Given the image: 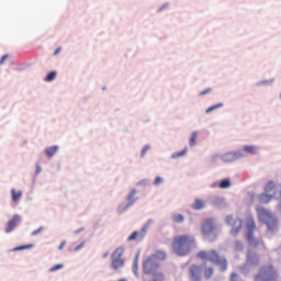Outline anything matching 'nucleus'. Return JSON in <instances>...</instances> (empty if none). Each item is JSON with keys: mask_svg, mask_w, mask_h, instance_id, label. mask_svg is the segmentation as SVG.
I'll return each mask as SVG.
<instances>
[{"mask_svg": "<svg viewBox=\"0 0 281 281\" xmlns=\"http://www.w3.org/2000/svg\"><path fill=\"white\" fill-rule=\"evenodd\" d=\"M171 245L175 254L188 256L196 247V240L192 235H178L173 238Z\"/></svg>", "mask_w": 281, "mask_h": 281, "instance_id": "obj_1", "label": "nucleus"}, {"mask_svg": "<svg viewBox=\"0 0 281 281\" xmlns=\"http://www.w3.org/2000/svg\"><path fill=\"white\" fill-rule=\"evenodd\" d=\"M143 273L151 276V281H164V273L160 270V265L155 261V257H147L143 262Z\"/></svg>", "mask_w": 281, "mask_h": 281, "instance_id": "obj_2", "label": "nucleus"}, {"mask_svg": "<svg viewBox=\"0 0 281 281\" xmlns=\"http://www.w3.org/2000/svg\"><path fill=\"white\" fill-rule=\"evenodd\" d=\"M196 256L200 258V260L216 265L220 267L221 271H227V259L225 257H221L216 250H201Z\"/></svg>", "mask_w": 281, "mask_h": 281, "instance_id": "obj_3", "label": "nucleus"}, {"mask_svg": "<svg viewBox=\"0 0 281 281\" xmlns=\"http://www.w3.org/2000/svg\"><path fill=\"white\" fill-rule=\"evenodd\" d=\"M257 214L259 221L267 224L269 232H274V229H278V218H276V215H273L271 211L265 207H258Z\"/></svg>", "mask_w": 281, "mask_h": 281, "instance_id": "obj_4", "label": "nucleus"}, {"mask_svg": "<svg viewBox=\"0 0 281 281\" xmlns=\"http://www.w3.org/2000/svg\"><path fill=\"white\" fill-rule=\"evenodd\" d=\"M280 274L271 265L263 266L259 269V272L255 276V281H278Z\"/></svg>", "mask_w": 281, "mask_h": 281, "instance_id": "obj_5", "label": "nucleus"}, {"mask_svg": "<svg viewBox=\"0 0 281 281\" xmlns=\"http://www.w3.org/2000/svg\"><path fill=\"white\" fill-rule=\"evenodd\" d=\"M267 193H262L259 195V201L260 203H269L271 199H273V196L276 199H280L281 198V186H276V183H273V181H269L265 188ZM272 194H269L271 193Z\"/></svg>", "mask_w": 281, "mask_h": 281, "instance_id": "obj_6", "label": "nucleus"}, {"mask_svg": "<svg viewBox=\"0 0 281 281\" xmlns=\"http://www.w3.org/2000/svg\"><path fill=\"white\" fill-rule=\"evenodd\" d=\"M246 236L250 247H258L259 243L256 238H254V232H256V222L251 215L246 217Z\"/></svg>", "mask_w": 281, "mask_h": 281, "instance_id": "obj_7", "label": "nucleus"}, {"mask_svg": "<svg viewBox=\"0 0 281 281\" xmlns=\"http://www.w3.org/2000/svg\"><path fill=\"white\" fill-rule=\"evenodd\" d=\"M124 248L119 247L114 250L112 254V262L111 267L114 269V271H117V269H122L124 267Z\"/></svg>", "mask_w": 281, "mask_h": 281, "instance_id": "obj_8", "label": "nucleus"}, {"mask_svg": "<svg viewBox=\"0 0 281 281\" xmlns=\"http://www.w3.org/2000/svg\"><path fill=\"white\" fill-rule=\"evenodd\" d=\"M214 229H216V227L214 226V221L212 218L205 220V222L202 224V234L203 236H207V239L211 241L216 238V233H214Z\"/></svg>", "mask_w": 281, "mask_h": 281, "instance_id": "obj_9", "label": "nucleus"}, {"mask_svg": "<svg viewBox=\"0 0 281 281\" xmlns=\"http://www.w3.org/2000/svg\"><path fill=\"white\" fill-rule=\"evenodd\" d=\"M226 223L232 225L233 228L231 234H233V236H236V234H238V232H240L243 228V220H234L232 215L226 216Z\"/></svg>", "mask_w": 281, "mask_h": 281, "instance_id": "obj_10", "label": "nucleus"}, {"mask_svg": "<svg viewBox=\"0 0 281 281\" xmlns=\"http://www.w3.org/2000/svg\"><path fill=\"white\" fill-rule=\"evenodd\" d=\"M146 237V227H143L140 232H133L131 236L127 237V241L131 243L133 240H136V243H142L144 238Z\"/></svg>", "mask_w": 281, "mask_h": 281, "instance_id": "obj_11", "label": "nucleus"}, {"mask_svg": "<svg viewBox=\"0 0 281 281\" xmlns=\"http://www.w3.org/2000/svg\"><path fill=\"white\" fill-rule=\"evenodd\" d=\"M189 278L191 281H201V267L192 265L189 269Z\"/></svg>", "mask_w": 281, "mask_h": 281, "instance_id": "obj_12", "label": "nucleus"}, {"mask_svg": "<svg viewBox=\"0 0 281 281\" xmlns=\"http://www.w3.org/2000/svg\"><path fill=\"white\" fill-rule=\"evenodd\" d=\"M21 223V216L14 215L7 224L5 233L10 234L11 232H14V228L16 225Z\"/></svg>", "mask_w": 281, "mask_h": 281, "instance_id": "obj_13", "label": "nucleus"}, {"mask_svg": "<svg viewBox=\"0 0 281 281\" xmlns=\"http://www.w3.org/2000/svg\"><path fill=\"white\" fill-rule=\"evenodd\" d=\"M238 157H240V153H236V151H231V153H226L222 156V160L229 162V161H236V159H238Z\"/></svg>", "mask_w": 281, "mask_h": 281, "instance_id": "obj_14", "label": "nucleus"}, {"mask_svg": "<svg viewBox=\"0 0 281 281\" xmlns=\"http://www.w3.org/2000/svg\"><path fill=\"white\" fill-rule=\"evenodd\" d=\"M247 262L248 265H260V258H258V255L250 251L248 252Z\"/></svg>", "mask_w": 281, "mask_h": 281, "instance_id": "obj_15", "label": "nucleus"}, {"mask_svg": "<svg viewBox=\"0 0 281 281\" xmlns=\"http://www.w3.org/2000/svg\"><path fill=\"white\" fill-rule=\"evenodd\" d=\"M11 196H12L13 203H19V201H21V196H23V192L12 189Z\"/></svg>", "mask_w": 281, "mask_h": 281, "instance_id": "obj_16", "label": "nucleus"}, {"mask_svg": "<svg viewBox=\"0 0 281 281\" xmlns=\"http://www.w3.org/2000/svg\"><path fill=\"white\" fill-rule=\"evenodd\" d=\"M150 258H155L156 262H159L161 260H166V252L158 250L154 255L149 256Z\"/></svg>", "mask_w": 281, "mask_h": 281, "instance_id": "obj_17", "label": "nucleus"}, {"mask_svg": "<svg viewBox=\"0 0 281 281\" xmlns=\"http://www.w3.org/2000/svg\"><path fill=\"white\" fill-rule=\"evenodd\" d=\"M244 151L248 153L249 155H256L258 153V147L254 145H246L244 146Z\"/></svg>", "mask_w": 281, "mask_h": 281, "instance_id": "obj_18", "label": "nucleus"}, {"mask_svg": "<svg viewBox=\"0 0 281 281\" xmlns=\"http://www.w3.org/2000/svg\"><path fill=\"white\" fill-rule=\"evenodd\" d=\"M55 153H58V146H52L47 147L45 149V155L48 156L49 158L54 157Z\"/></svg>", "mask_w": 281, "mask_h": 281, "instance_id": "obj_19", "label": "nucleus"}, {"mask_svg": "<svg viewBox=\"0 0 281 281\" xmlns=\"http://www.w3.org/2000/svg\"><path fill=\"white\" fill-rule=\"evenodd\" d=\"M137 194V190L133 189L128 196H127V201L130 203V205H133V203H135V195Z\"/></svg>", "mask_w": 281, "mask_h": 281, "instance_id": "obj_20", "label": "nucleus"}, {"mask_svg": "<svg viewBox=\"0 0 281 281\" xmlns=\"http://www.w3.org/2000/svg\"><path fill=\"white\" fill-rule=\"evenodd\" d=\"M173 223H183L186 221V217L179 213H176L172 215Z\"/></svg>", "mask_w": 281, "mask_h": 281, "instance_id": "obj_21", "label": "nucleus"}, {"mask_svg": "<svg viewBox=\"0 0 281 281\" xmlns=\"http://www.w3.org/2000/svg\"><path fill=\"white\" fill-rule=\"evenodd\" d=\"M212 276H214V269L212 267L206 268L204 270V278H205V280H210V278H212Z\"/></svg>", "mask_w": 281, "mask_h": 281, "instance_id": "obj_22", "label": "nucleus"}, {"mask_svg": "<svg viewBox=\"0 0 281 281\" xmlns=\"http://www.w3.org/2000/svg\"><path fill=\"white\" fill-rule=\"evenodd\" d=\"M231 186H232V182L229 181V179L222 180L221 183H220V188L222 190L231 188Z\"/></svg>", "mask_w": 281, "mask_h": 281, "instance_id": "obj_23", "label": "nucleus"}, {"mask_svg": "<svg viewBox=\"0 0 281 281\" xmlns=\"http://www.w3.org/2000/svg\"><path fill=\"white\" fill-rule=\"evenodd\" d=\"M196 137H199V133L193 132L191 134V137H190V140H189L190 146H195L196 145Z\"/></svg>", "mask_w": 281, "mask_h": 281, "instance_id": "obj_24", "label": "nucleus"}, {"mask_svg": "<svg viewBox=\"0 0 281 281\" xmlns=\"http://www.w3.org/2000/svg\"><path fill=\"white\" fill-rule=\"evenodd\" d=\"M203 201L202 200H195V202L192 205L193 210H203Z\"/></svg>", "mask_w": 281, "mask_h": 281, "instance_id": "obj_25", "label": "nucleus"}, {"mask_svg": "<svg viewBox=\"0 0 281 281\" xmlns=\"http://www.w3.org/2000/svg\"><path fill=\"white\" fill-rule=\"evenodd\" d=\"M188 153V148H184L181 151H177L172 154V159H179V157H183Z\"/></svg>", "mask_w": 281, "mask_h": 281, "instance_id": "obj_26", "label": "nucleus"}, {"mask_svg": "<svg viewBox=\"0 0 281 281\" xmlns=\"http://www.w3.org/2000/svg\"><path fill=\"white\" fill-rule=\"evenodd\" d=\"M138 265H139V252H137L135 258H134V263H133V271H134V273H137Z\"/></svg>", "mask_w": 281, "mask_h": 281, "instance_id": "obj_27", "label": "nucleus"}, {"mask_svg": "<svg viewBox=\"0 0 281 281\" xmlns=\"http://www.w3.org/2000/svg\"><path fill=\"white\" fill-rule=\"evenodd\" d=\"M32 247H34V245H32V244L18 246L13 249V251H23V249H32Z\"/></svg>", "mask_w": 281, "mask_h": 281, "instance_id": "obj_28", "label": "nucleus"}, {"mask_svg": "<svg viewBox=\"0 0 281 281\" xmlns=\"http://www.w3.org/2000/svg\"><path fill=\"white\" fill-rule=\"evenodd\" d=\"M46 82H52L53 80H56V71H50L46 78H45Z\"/></svg>", "mask_w": 281, "mask_h": 281, "instance_id": "obj_29", "label": "nucleus"}, {"mask_svg": "<svg viewBox=\"0 0 281 281\" xmlns=\"http://www.w3.org/2000/svg\"><path fill=\"white\" fill-rule=\"evenodd\" d=\"M223 106V103H217L215 105H212L205 110V113H212V111H216V109H221Z\"/></svg>", "mask_w": 281, "mask_h": 281, "instance_id": "obj_30", "label": "nucleus"}, {"mask_svg": "<svg viewBox=\"0 0 281 281\" xmlns=\"http://www.w3.org/2000/svg\"><path fill=\"white\" fill-rule=\"evenodd\" d=\"M63 267H65V266L61 265V263H57V265L53 266V267L49 269V271H50V273H54V271H60V269H63Z\"/></svg>", "mask_w": 281, "mask_h": 281, "instance_id": "obj_31", "label": "nucleus"}, {"mask_svg": "<svg viewBox=\"0 0 281 281\" xmlns=\"http://www.w3.org/2000/svg\"><path fill=\"white\" fill-rule=\"evenodd\" d=\"M161 183H164V178L161 177H156L155 181H154V186H161Z\"/></svg>", "mask_w": 281, "mask_h": 281, "instance_id": "obj_32", "label": "nucleus"}, {"mask_svg": "<svg viewBox=\"0 0 281 281\" xmlns=\"http://www.w3.org/2000/svg\"><path fill=\"white\" fill-rule=\"evenodd\" d=\"M43 226H41L40 228L35 229L33 233H32V236H38V234H41V232H43Z\"/></svg>", "mask_w": 281, "mask_h": 281, "instance_id": "obj_33", "label": "nucleus"}, {"mask_svg": "<svg viewBox=\"0 0 281 281\" xmlns=\"http://www.w3.org/2000/svg\"><path fill=\"white\" fill-rule=\"evenodd\" d=\"M207 93H212V88H207L204 91H201L200 95H207Z\"/></svg>", "mask_w": 281, "mask_h": 281, "instance_id": "obj_34", "label": "nucleus"}, {"mask_svg": "<svg viewBox=\"0 0 281 281\" xmlns=\"http://www.w3.org/2000/svg\"><path fill=\"white\" fill-rule=\"evenodd\" d=\"M231 281H240V280H238V274L236 272H233L231 274Z\"/></svg>", "mask_w": 281, "mask_h": 281, "instance_id": "obj_35", "label": "nucleus"}, {"mask_svg": "<svg viewBox=\"0 0 281 281\" xmlns=\"http://www.w3.org/2000/svg\"><path fill=\"white\" fill-rule=\"evenodd\" d=\"M235 249H237V250L243 249V243L236 241V243H235Z\"/></svg>", "mask_w": 281, "mask_h": 281, "instance_id": "obj_36", "label": "nucleus"}, {"mask_svg": "<svg viewBox=\"0 0 281 281\" xmlns=\"http://www.w3.org/2000/svg\"><path fill=\"white\" fill-rule=\"evenodd\" d=\"M149 146H145L144 148H143V150H142V157H144L145 155H146V153H148V150H149Z\"/></svg>", "mask_w": 281, "mask_h": 281, "instance_id": "obj_37", "label": "nucleus"}, {"mask_svg": "<svg viewBox=\"0 0 281 281\" xmlns=\"http://www.w3.org/2000/svg\"><path fill=\"white\" fill-rule=\"evenodd\" d=\"M8 60V55H3L2 58L0 59V65H3Z\"/></svg>", "mask_w": 281, "mask_h": 281, "instance_id": "obj_38", "label": "nucleus"}, {"mask_svg": "<svg viewBox=\"0 0 281 281\" xmlns=\"http://www.w3.org/2000/svg\"><path fill=\"white\" fill-rule=\"evenodd\" d=\"M61 49H63L61 47H57L54 52V56H58V54H60Z\"/></svg>", "mask_w": 281, "mask_h": 281, "instance_id": "obj_39", "label": "nucleus"}, {"mask_svg": "<svg viewBox=\"0 0 281 281\" xmlns=\"http://www.w3.org/2000/svg\"><path fill=\"white\" fill-rule=\"evenodd\" d=\"M83 246H85V243H81L80 245L75 247V251H78V250L82 249Z\"/></svg>", "mask_w": 281, "mask_h": 281, "instance_id": "obj_40", "label": "nucleus"}, {"mask_svg": "<svg viewBox=\"0 0 281 281\" xmlns=\"http://www.w3.org/2000/svg\"><path fill=\"white\" fill-rule=\"evenodd\" d=\"M65 245H66V243L63 241V243L59 245L58 249H63V247H65Z\"/></svg>", "mask_w": 281, "mask_h": 281, "instance_id": "obj_41", "label": "nucleus"}, {"mask_svg": "<svg viewBox=\"0 0 281 281\" xmlns=\"http://www.w3.org/2000/svg\"><path fill=\"white\" fill-rule=\"evenodd\" d=\"M83 231H85V228H80V229L76 231V234H80V232H83Z\"/></svg>", "mask_w": 281, "mask_h": 281, "instance_id": "obj_42", "label": "nucleus"}, {"mask_svg": "<svg viewBox=\"0 0 281 281\" xmlns=\"http://www.w3.org/2000/svg\"><path fill=\"white\" fill-rule=\"evenodd\" d=\"M144 183H146V180L140 181L138 186H144Z\"/></svg>", "mask_w": 281, "mask_h": 281, "instance_id": "obj_43", "label": "nucleus"}, {"mask_svg": "<svg viewBox=\"0 0 281 281\" xmlns=\"http://www.w3.org/2000/svg\"><path fill=\"white\" fill-rule=\"evenodd\" d=\"M103 258H109V252H104Z\"/></svg>", "mask_w": 281, "mask_h": 281, "instance_id": "obj_44", "label": "nucleus"}, {"mask_svg": "<svg viewBox=\"0 0 281 281\" xmlns=\"http://www.w3.org/2000/svg\"><path fill=\"white\" fill-rule=\"evenodd\" d=\"M37 172H41V168L37 167Z\"/></svg>", "mask_w": 281, "mask_h": 281, "instance_id": "obj_45", "label": "nucleus"}, {"mask_svg": "<svg viewBox=\"0 0 281 281\" xmlns=\"http://www.w3.org/2000/svg\"><path fill=\"white\" fill-rule=\"evenodd\" d=\"M119 281H126V279H120Z\"/></svg>", "mask_w": 281, "mask_h": 281, "instance_id": "obj_46", "label": "nucleus"}]
</instances>
